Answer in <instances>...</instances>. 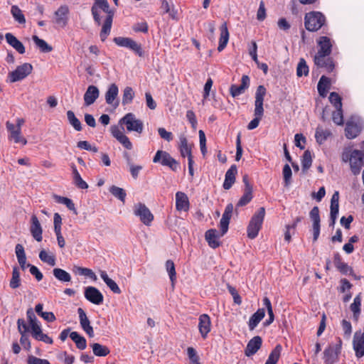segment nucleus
Segmentation results:
<instances>
[{"label":"nucleus","mask_w":364,"mask_h":364,"mask_svg":"<svg viewBox=\"0 0 364 364\" xmlns=\"http://www.w3.org/2000/svg\"><path fill=\"white\" fill-rule=\"evenodd\" d=\"M95 3L91 7V13L95 23L100 26L101 24V17L100 15V9H102L107 14V17L102 24V30L100 34L102 41H105L109 35L112 25L114 11L110 9L109 5L107 0H95Z\"/></svg>","instance_id":"nucleus-1"},{"label":"nucleus","mask_w":364,"mask_h":364,"mask_svg":"<svg viewBox=\"0 0 364 364\" xmlns=\"http://www.w3.org/2000/svg\"><path fill=\"white\" fill-rule=\"evenodd\" d=\"M233 211V205L232 203H229L222 215V218L220 222V235L218 233V231L215 229L208 230L205 235V240L208 242L209 246L212 248H216L220 246V242L218 239L220 236L225 235L228 230V226L230 223V218L232 217V213Z\"/></svg>","instance_id":"nucleus-2"},{"label":"nucleus","mask_w":364,"mask_h":364,"mask_svg":"<svg viewBox=\"0 0 364 364\" xmlns=\"http://www.w3.org/2000/svg\"><path fill=\"white\" fill-rule=\"evenodd\" d=\"M267 93V90L263 85H259L255 92V110L254 115L255 118L250 121L247 125L249 130H252L257 128L259 124L264 115L263 102L264 99Z\"/></svg>","instance_id":"nucleus-3"},{"label":"nucleus","mask_w":364,"mask_h":364,"mask_svg":"<svg viewBox=\"0 0 364 364\" xmlns=\"http://www.w3.org/2000/svg\"><path fill=\"white\" fill-rule=\"evenodd\" d=\"M265 215V209L261 207L252 217L247 226V236L250 239L255 238L262 228V225Z\"/></svg>","instance_id":"nucleus-4"},{"label":"nucleus","mask_w":364,"mask_h":364,"mask_svg":"<svg viewBox=\"0 0 364 364\" xmlns=\"http://www.w3.org/2000/svg\"><path fill=\"white\" fill-rule=\"evenodd\" d=\"M305 27L309 31H316L325 23V16L320 12L312 11L306 14L304 18Z\"/></svg>","instance_id":"nucleus-5"},{"label":"nucleus","mask_w":364,"mask_h":364,"mask_svg":"<svg viewBox=\"0 0 364 364\" xmlns=\"http://www.w3.org/2000/svg\"><path fill=\"white\" fill-rule=\"evenodd\" d=\"M119 124H125L128 132H136L141 134L144 129L142 121L136 118L133 113L126 114L120 120Z\"/></svg>","instance_id":"nucleus-6"},{"label":"nucleus","mask_w":364,"mask_h":364,"mask_svg":"<svg viewBox=\"0 0 364 364\" xmlns=\"http://www.w3.org/2000/svg\"><path fill=\"white\" fill-rule=\"evenodd\" d=\"M33 66L31 64L25 63L18 66L16 70L9 73L8 78L10 82H15L26 78L31 73Z\"/></svg>","instance_id":"nucleus-7"},{"label":"nucleus","mask_w":364,"mask_h":364,"mask_svg":"<svg viewBox=\"0 0 364 364\" xmlns=\"http://www.w3.org/2000/svg\"><path fill=\"white\" fill-rule=\"evenodd\" d=\"M153 162L160 163L163 166H168L174 171L178 168V163L168 152L161 150L157 151L156 153Z\"/></svg>","instance_id":"nucleus-8"},{"label":"nucleus","mask_w":364,"mask_h":364,"mask_svg":"<svg viewBox=\"0 0 364 364\" xmlns=\"http://www.w3.org/2000/svg\"><path fill=\"white\" fill-rule=\"evenodd\" d=\"M134 213L139 217L140 220L145 225H150L154 220V215L145 204L139 203L134 206Z\"/></svg>","instance_id":"nucleus-9"},{"label":"nucleus","mask_w":364,"mask_h":364,"mask_svg":"<svg viewBox=\"0 0 364 364\" xmlns=\"http://www.w3.org/2000/svg\"><path fill=\"white\" fill-rule=\"evenodd\" d=\"M113 41L119 46L129 48L140 57L143 55L141 44L130 38L116 37L113 39Z\"/></svg>","instance_id":"nucleus-10"},{"label":"nucleus","mask_w":364,"mask_h":364,"mask_svg":"<svg viewBox=\"0 0 364 364\" xmlns=\"http://www.w3.org/2000/svg\"><path fill=\"white\" fill-rule=\"evenodd\" d=\"M342 341L338 338V343L335 346L330 345L323 352V359L326 364H333L337 359L341 353Z\"/></svg>","instance_id":"nucleus-11"},{"label":"nucleus","mask_w":364,"mask_h":364,"mask_svg":"<svg viewBox=\"0 0 364 364\" xmlns=\"http://www.w3.org/2000/svg\"><path fill=\"white\" fill-rule=\"evenodd\" d=\"M363 154L362 151L359 150H353L349 158L350 169L354 175H357L360 173V169L363 165Z\"/></svg>","instance_id":"nucleus-12"},{"label":"nucleus","mask_w":364,"mask_h":364,"mask_svg":"<svg viewBox=\"0 0 364 364\" xmlns=\"http://www.w3.org/2000/svg\"><path fill=\"white\" fill-rule=\"evenodd\" d=\"M119 88L115 83H112L107 88L105 92L106 103L111 105L114 108H117L119 105L118 99Z\"/></svg>","instance_id":"nucleus-13"},{"label":"nucleus","mask_w":364,"mask_h":364,"mask_svg":"<svg viewBox=\"0 0 364 364\" xmlns=\"http://www.w3.org/2000/svg\"><path fill=\"white\" fill-rule=\"evenodd\" d=\"M84 294L85 299L94 304L100 305L103 302L104 296L96 287H86Z\"/></svg>","instance_id":"nucleus-14"},{"label":"nucleus","mask_w":364,"mask_h":364,"mask_svg":"<svg viewBox=\"0 0 364 364\" xmlns=\"http://www.w3.org/2000/svg\"><path fill=\"white\" fill-rule=\"evenodd\" d=\"M317 43L319 48L316 53L317 60L319 62V58L321 57V54L330 55L331 53L332 43L331 39L326 36L320 37L317 41Z\"/></svg>","instance_id":"nucleus-15"},{"label":"nucleus","mask_w":364,"mask_h":364,"mask_svg":"<svg viewBox=\"0 0 364 364\" xmlns=\"http://www.w3.org/2000/svg\"><path fill=\"white\" fill-rule=\"evenodd\" d=\"M112 135L126 149L130 150L132 149V144L129 139L121 131L118 126L114 125L110 128Z\"/></svg>","instance_id":"nucleus-16"},{"label":"nucleus","mask_w":364,"mask_h":364,"mask_svg":"<svg viewBox=\"0 0 364 364\" xmlns=\"http://www.w3.org/2000/svg\"><path fill=\"white\" fill-rule=\"evenodd\" d=\"M198 330L203 338H206L211 330L210 318L208 314H202L199 316Z\"/></svg>","instance_id":"nucleus-17"},{"label":"nucleus","mask_w":364,"mask_h":364,"mask_svg":"<svg viewBox=\"0 0 364 364\" xmlns=\"http://www.w3.org/2000/svg\"><path fill=\"white\" fill-rule=\"evenodd\" d=\"M31 225L30 232L33 237L37 241L41 242L43 240V229L36 215H33L31 218Z\"/></svg>","instance_id":"nucleus-18"},{"label":"nucleus","mask_w":364,"mask_h":364,"mask_svg":"<svg viewBox=\"0 0 364 364\" xmlns=\"http://www.w3.org/2000/svg\"><path fill=\"white\" fill-rule=\"evenodd\" d=\"M6 126V129L10 132L9 138L11 139H13L15 143H21L23 145L27 144V140L21 135V129H16L15 125L10 122H7Z\"/></svg>","instance_id":"nucleus-19"},{"label":"nucleus","mask_w":364,"mask_h":364,"mask_svg":"<svg viewBox=\"0 0 364 364\" xmlns=\"http://www.w3.org/2000/svg\"><path fill=\"white\" fill-rule=\"evenodd\" d=\"M262 340L260 336H256L249 341L246 348L245 350V354L247 357H250L255 354L258 350L261 348Z\"/></svg>","instance_id":"nucleus-20"},{"label":"nucleus","mask_w":364,"mask_h":364,"mask_svg":"<svg viewBox=\"0 0 364 364\" xmlns=\"http://www.w3.org/2000/svg\"><path fill=\"white\" fill-rule=\"evenodd\" d=\"M69 10L68 8L65 6H60L55 12V23L62 27L64 28L68 24V14Z\"/></svg>","instance_id":"nucleus-21"},{"label":"nucleus","mask_w":364,"mask_h":364,"mask_svg":"<svg viewBox=\"0 0 364 364\" xmlns=\"http://www.w3.org/2000/svg\"><path fill=\"white\" fill-rule=\"evenodd\" d=\"M79 314L80 323L82 328L87 333L90 337L94 336V331L92 326L90 325V320L86 316L85 312L82 308L77 309Z\"/></svg>","instance_id":"nucleus-22"},{"label":"nucleus","mask_w":364,"mask_h":364,"mask_svg":"<svg viewBox=\"0 0 364 364\" xmlns=\"http://www.w3.org/2000/svg\"><path fill=\"white\" fill-rule=\"evenodd\" d=\"M250 85V78L247 75H243L241 79L240 85H232L230 92L233 97L242 94Z\"/></svg>","instance_id":"nucleus-23"},{"label":"nucleus","mask_w":364,"mask_h":364,"mask_svg":"<svg viewBox=\"0 0 364 364\" xmlns=\"http://www.w3.org/2000/svg\"><path fill=\"white\" fill-rule=\"evenodd\" d=\"M100 95L99 89L95 85L88 86L84 94L85 105L90 106L92 105Z\"/></svg>","instance_id":"nucleus-24"},{"label":"nucleus","mask_w":364,"mask_h":364,"mask_svg":"<svg viewBox=\"0 0 364 364\" xmlns=\"http://www.w3.org/2000/svg\"><path fill=\"white\" fill-rule=\"evenodd\" d=\"M319 62L317 60V54L314 56V63L319 68H325L328 72H332L334 69L335 65L328 55L321 54V57L319 58Z\"/></svg>","instance_id":"nucleus-25"},{"label":"nucleus","mask_w":364,"mask_h":364,"mask_svg":"<svg viewBox=\"0 0 364 364\" xmlns=\"http://www.w3.org/2000/svg\"><path fill=\"white\" fill-rule=\"evenodd\" d=\"M190 203L187 195L178 191L176 193V208L178 211L184 210L188 211L189 209Z\"/></svg>","instance_id":"nucleus-26"},{"label":"nucleus","mask_w":364,"mask_h":364,"mask_svg":"<svg viewBox=\"0 0 364 364\" xmlns=\"http://www.w3.org/2000/svg\"><path fill=\"white\" fill-rule=\"evenodd\" d=\"M5 38L6 42L14 48L18 53L23 54L26 52L25 47L23 44L17 39L16 36H14L11 33H7L5 35Z\"/></svg>","instance_id":"nucleus-27"},{"label":"nucleus","mask_w":364,"mask_h":364,"mask_svg":"<svg viewBox=\"0 0 364 364\" xmlns=\"http://www.w3.org/2000/svg\"><path fill=\"white\" fill-rule=\"evenodd\" d=\"M237 166L235 165H232L230 168L225 173V178L223 183V188L225 190L230 189L232 184L235 181V176L237 174Z\"/></svg>","instance_id":"nucleus-28"},{"label":"nucleus","mask_w":364,"mask_h":364,"mask_svg":"<svg viewBox=\"0 0 364 364\" xmlns=\"http://www.w3.org/2000/svg\"><path fill=\"white\" fill-rule=\"evenodd\" d=\"M265 316V311L264 309H259L255 314L250 318L248 322L249 329L252 331L258 325V323L264 318Z\"/></svg>","instance_id":"nucleus-29"},{"label":"nucleus","mask_w":364,"mask_h":364,"mask_svg":"<svg viewBox=\"0 0 364 364\" xmlns=\"http://www.w3.org/2000/svg\"><path fill=\"white\" fill-rule=\"evenodd\" d=\"M220 37L219 39V45L218 47V51H222L227 46L228 40H229V32L227 27L226 23L222 24L220 28Z\"/></svg>","instance_id":"nucleus-30"},{"label":"nucleus","mask_w":364,"mask_h":364,"mask_svg":"<svg viewBox=\"0 0 364 364\" xmlns=\"http://www.w3.org/2000/svg\"><path fill=\"white\" fill-rule=\"evenodd\" d=\"M334 265L336 267L344 274H351L353 269L350 267L348 264L342 262L341 257L338 253L335 254L333 259Z\"/></svg>","instance_id":"nucleus-31"},{"label":"nucleus","mask_w":364,"mask_h":364,"mask_svg":"<svg viewBox=\"0 0 364 364\" xmlns=\"http://www.w3.org/2000/svg\"><path fill=\"white\" fill-rule=\"evenodd\" d=\"M361 296L360 294H358L354 300L353 303L350 304V309L353 312V318L355 321H358L361 313Z\"/></svg>","instance_id":"nucleus-32"},{"label":"nucleus","mask_w":364,"mask_h":364,"mask_svg":"<svg viewBox=\"0 0 364 364\" xmlns=\"http://www.w3.org/2000/svg\"><path fill=\"white\" fill-rule=\"evenodd\" d=\"M346 136L348 139H354L355 138L360 132V127L352 122H348L346 124V127L345 129Z\"/></svg>","instance_id":"nucleus-33"},{"label":"nucleus","mask_w":364,"mask_h":364,"mask_svg":"<svg viewBox=\"0 0 364 364\" xmlns=\"http://www.w3.org/2000/svg\"><path fill=\"white\" fill-rule=\"evenodd\" d=\"M330 84L331 80L328 77L324 75L321 76L317 85L318 92L321 97L326 96L328 90L330 88Z\"/></svg>","instance_id":"nucleus-34"},{"label":"nucleus","mask_w":364,"mask_h":364,"mask_svg":"<svg viewBox=\"0 0 364 364\" xmlns=\"http://www.w3.org/2000/svg\"><path fill=\"white\" fill-rule=\"evenodd\" d=\"M100 277L107 287L115 294H120L121 289L117 284L110 279L105 271H100Z\"/></svg>","instance_id":"nucleus-35"},{"label":"nucleus","mask_w":364,"mask_h":364,"mask_svg":"<svg viewBox=\"0 0 364 364\" xmlns=\"http://www.w3.org/2000/svg\"><path fill=\"white\" fill-rule=\"evenodd\" d=\"M73 171V178L74 184L81 189H87L88 188L87 183L82 178L77 168L75 165L71 166Z\"/></svg>","instance_id":"nucleus-36"},{"label":"nucleus","mask_w":364,"mask_h":364,"mask_svg":"<svg viewBox=\"0 0 364 364\" xmlns=\"http://www.w3.org/2000/svg\"><path fill=\"white\" fill-rule=\"evenodd\" d=\"M11 14L14 18V20L18 23L19 24L24 25L26 22L25 16L21 9L16 6L14 5L11 8Z\"/></svg>","instance_id":"nucleus-37"},{"label":"nucleus","mask_w":364,"mask_h":364,"mask_svg":"<svg viewBox=\"0 0 364 364\" xmlns=\"http://www.w3.org/2000/svg\"><path fill=\"white\" fill-rule=\"evenodd\" d=\"M70 338L75 343L77 348L84 350L86 348V339L80 336L77 332L73 331L70 333Z\"/></svg>","instance_id":"nucleus-38"},{"label":"nucleus","mask_w":364,"mask_h":364,"mask_svg":"<svg viewBox=\"0 0 364 364\" xmlns=\"http://www.w3.org/2000/svg\"><path fill=\"white\" fill-rule=\"evenodd\" d=\"M282 350V346L279 344L277 345L276 347L270 353L265 364H277L281 355Z\"/></svg>","instance_id":"nucleus-39"},{"label":"nucleus","mask_w":364,"mask_h":364,"mask_svg":"<svg viewBox=\"0 0 364 364\" xmlns=\"http://www.w3.org/2000/svg\"><path fill=\"white\" fill-rule=\"evenodd\" d=\"M54 277L59 281L63 282H69L71 281L70 274L60 268H55L53 270Z\"/></svg>","instance_id":"nucleus-40"},{"label":"nucleus","mask_w":364,"mask_h":364,"mask_svg":"<svg viewBox=\"0 0 364 364\" xmlns=\"http://www.w3.org/2000/svg\"><path fill=\"white\" fill-rule=\"evenodd\" d=\"M331 134V132L328 129H323L321 127H318L315 133V138L316 141L321 144H323L328 137Z\"/></svg>","instance_id":"nucleus-41"},{"label":"nucleus","mask_w":364,"mask_h":364,"mask_svg":"<svg viewBox=\"0 0 364 364\" xmlns=\"http://www.w3.org/2000/svg\"><path fill=\"white\" fill-rule=\"evenodd\" d=\"M32 39L36 46L40 49V50L43 53H49L52 51L53 48L51 46L48 45L44 40L41 39L37 36H33Z\"/></svg>","instance_id":"nucleus-42"},{"label":"nucleus","mask_w":364,"mask_h":364,"mask_svg":"<svg viewBox=\"0 0 364 364\" xmlns=\"http://www.w3.org/2000/svg\"><path fill=\"white\" fill-rule=\"evenodd\" d=\"M54 198L55 201L58 203L63 204L66 205V207L70 210L73 211V213L77 215V212L76 210L75 206L74 203L68 198L63 197V196H59L57 195L54 196Z\"/></svg>","instance_id":"nucleus-43"},{"label":"nucleus","mask_w":364,"mask_h":364,"mask_svg":"<svg viewBox=\"0 0 364 364\" xmlns=\"http://www.w3.org/2000/svg\"><path fill=\"white\" fill-rule=\"evenodd\" d=\"M91 346L93 353L96 356L104 357L108 355L110 352L109 349L107 346L97 343H93Z\"/></svg>","instance_id":"nucleus-44"},{"label":"nucleus","mask_w":364,"mask_h":364,"mask_svg":"<svg viewBox=\"0 0 364 364\" xmlns=\"http://www.w3.org/2000/svg\"><path fill=\"white\" fill-rule=\"evenodd\" d=\"M40 259L53 267L55 265V256L53 253H48L45 250H42L39 253Z\"/></svg>","instance_id":"nucleus-45"},{"label":"nucleus","mask_w":364,"mask_h":364,"mask_svg":"<svg viewBox=\"0 0 364 364\" xmlns=\"http://www.w3.org/2000/svg\"><path fill=\"white\" fill-rule=\"evenodd\" d=\"M67 117L70 124L77 132L82 130V124L80 121L75 117V113L68 110L67 112Z\"/></svg>","instance_id":"nucleus-46"},{"label":"nucleus","mask_w":364,"mask_h":364,"mask_svg":"<svg viewBox=\"0 0 364 364\" xmlns=\"http://www.w3.org/2000/svg\"><path fill=\"white\" fill-rule=\"evenodd\" d=\"M21 279L20 272L17 267H14L12 271V277L10 280L9 286L11 289H16L20 287Z\"/></svg>","instance_id":"nucleus-47"},{"label":"nucleus","mask_w":364,"mask_h":364,"mask_svg":"<svg viewBox=\"0 0 364 364\" xmlns=\"http://www.w3.org/2000/svg\"><path fill=\"white\" fill-rule=\"evenodd\" d=\"M263 304H264V306L267 308V313L269 315V318L265 321V322L264 323V325L269 326L274 321V313H273L272 304L270 302V300L267 297H264L263 299Z\"/></svg>","instance_id":"nucleus-48"},{"label":"nucleus","mask_w":364,"mask_h":364,"mask_svg":"<svg viewBox=\"0 0 364 364\" xmlns=\"http://www.w3.org/2000/svg\"><path fill=\"white\" fill-rule=\"evenodd\" d=\"M134 97V92L131 87H126L123 90L122 103L124 105L130 104Z\"/></svg>","instance_id":"nucleus-49"},{"label":"nucleus","mask_w":364,"mask_h":364,"mask_svg":"<svg viewBox=\"0 0 364 364\" xmlns=\"http://www.w3.org/2000/svg\"><path fill=\"white\" fill-rule=\"evenodd\" d=\"M124 156H125V158L127 159V164L129 166V170H130V173H131L132 176L134 179L137 178L140 171L142 169V166H139H139L134 165L132 163L131 159H130L129 156L127 154H125Z\"/></svg>","instance_id":"nucleus-50"},{"label":"nucleus","mask_w":364,"mask_h":364,"mask_svg":"<svg viewBox=\"0 0 364 364\" xmlns=\"http://www.w3.org/2000/svg\"><path fill=\"white\" fill-rule=\"evenodd\" d=\"M109 192L117 198L120 200L122 202H124L126 198V192L125 191L116 186H112L109 188Z\"/></svg>","instance_id":"nucleus-51"},{"label":"nucleus","mask_w":364,"mask_h":364,"mask_svg":"<svg viewBox=\"0 0 364 364\" xmlns=\"http://www.w3.org/2000/svg\"><path fill=\"white\" fill-rule=\"evenodd\" d=\"M309 74V67L306 64V60L304 58H301L297 65L296 68V75L298 77H301L302 75H308Z\"/></svg>","instance_id":"nucleus-52"},{"label":"nucleus","mask_w":364,"mask_h":364,"mask_svg":"<svg viewBox=\"0 0 364 364\" xmlns=\"http://www.w3.org/2000/svg\"><path fill=\"white\" fill-rule=\"evenodd\" d=\"M311 164L312 158L311 152L309 150H306L304 151L301 160L303 171H306L311 167Z\"/></svg>","instance_id":"nucleus-53"},{"label":"nucleus","mask_w":364,"mask_h":364,"mask_svg":"<svg viewBox=\"0 0 364 364\" xmlns=\"http://www.w3.org/2000/svg\"><path fill=\"white\" fill-rule=\"evenodd\" d=\"M180 151L183 157L191 155V149L188 144V141L186 137L180 138Z\"/></svg>","instance_id":"nucleus-54"},{"label":"nucleus","mask_w":364,"mask_h":364,"mask_svg":"<svg viewBox=\"0 0 364 364\" xmlns=\"http://www.w3.org/2000/svg\"><path fill=\"white\" fill-rule=\"evenodd\" d=\"M252 198V189H245L244 194L239 200L237 205L244 206L249 203Z\"/></svg>","instance_id":"nucleus-55"},{"label":"nucleus","mask_w":364,"mask_h":364,"mask_svg":"<svg viewBox=\"0 0 364 364\" xmlns=\"http://www.w3.org/2000/svg\"><path fill=\"white\" fill-rule=\"evenodd\" d=\"M166 271L168 273L170 279L172 282V284L174 283L176 279V273L175 270V265L172 260H167L166 262Z\"/></svg>","instance_id":"nucleus-56"},{"label":"nucleus","mask_w":364,"mask_h":364,"mask_svg":"<svg viewBox=\"0 0 364 364\" xmlns=\"http://www.w3.org/2000/svg\"><path fill=\"white\" fill-rule=\"evenodd\" d=\"M282 174L285 186H289L291 183V178L292 175L291 169L289 164H285L284 166Z\"/></svg>","instance_id":"nucleus-57"},{"label":"nucleus","mask_w":364,"mask_h":364,"mask_svg":"<svg viewBox=\"0 0 364 364\" xmlns=\"http://www.w3.org/2000/svg\"><path fill=\"white\" fill-rule=\"evenodd\" d=\"M341 327L343 331L344 338L349 339L352 333L351 323L348 321L343 319L341 321Z\"/></svg>","instance_id":"nucleus-58"},{"label":"nucleus","mask_w":364,"mask_h":364,"mask_svg":"<svg viewBox=\"0 0 364 364\" xmlns=\"http://www.w3.org/2000/svg\"><path fill=\"white\" fill-rule=\"evenodd\" d=\"M329 101L333 105L336 109L342 108L341 97L335 92H333L329 95Z\"/></svg>","instance_id":"nucleus-59"},{"label":"nucleus","mask_w":364,"mask_h":364,"mask_svg":"<svg viewBox=\"0 0 364 364\" xmlns=\"http://www.w3.org/2000/svg\"><path fill=\"white\" fill-rule=\"evenodd\" d=\"M338 208H339V204L338 203H331V224L330 225H334L338 214Z\"/></svg>","instance_id":"nucleus-60"},{"label":"nucleus","mask_w":364,"mask_h":364,"mask_svg":"<svg viewBox=\"0 0 364 364\" xmlns=\"http://www.w3.org/2000/svg\"><path fill=\"white\" fill-rule=\"evenodd\" d=\"M332 119L334 123L338 125H342L343 124V110L341 109H336V111L332 114Z\"/></svg>","instance_id":"nucleus-61"},{"label":"nucleus","mask_w":364,"mask_h":364,"mask_svg":"<svg viewBox=\"0 0 364 364\" xmlns=\"http://www.w3.org/2000/svg\"><path fill=\"white\" fill-rule=\"evenodd\" d=\"M77 272L78 274H80L81 275L87 276V277H90V279H93L94 281L97 280L96 274L90 269L79 267L77 268Z\"/></svg>","instance_id":"nucleus-62"},{"label":"nucleus","mask_w":364,"mask_h":364,"mask_svg":"<svg viewBox=\"0 0 364 364\" xmlns=\"http://www.w3.org/2000/svg\"><path fill=\"white\" fill-rule=\"evenodd\" d=\"M187 353L191 363L193 364H201L199 362V357L197 355V352L193 347H188L187 348Z\"/></svg>","instance_id":"nucleus-63"},{"label":"nucleus","mask_w":364,"mask_h":364,"mask_svg":"<svg viewBox=\"0 0 364 364\" xmlns=\"http://www.w3.org/2000/svg\"><path fill=\"white\" fill-rule=\"evenodd\" d=\"M27 363L28 364H50L48 360L41 359L34 355H29Z\"/></svg>","instance_id":"nucleus-64"}]
</instances>
